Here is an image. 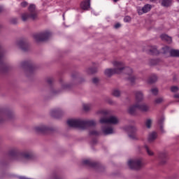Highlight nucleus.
<instances>
[{
  "instance_id": "obj_1",
  "label": "nucleus",
  "mask_w": 179,
  "mask_h": 179,
  "mask_svg": "<svg viewBox=\"0 0 179 179\" xmlns=\"http://www.w3.org/2000/svg\"><path fill=\"white\" fill-rule=\"evenodd\" d=\"M112 65L115 67L114 69H106L104 71V75L105 76H108L110 78V76H113V75L120 74L122 73L123 71H125L126 73L128 75V80L131 83H135V76L132 74V69L129 67H125V64L124 62L121 61H113L112 62Z\"/></svg>"
},
{
  "instance_id": "obj_2",
  "label": "nucleus",
  "mask_w": 179,
  "mask_h": 179,
  "mask_svg": "<svg viewBox=\"0 0 179 179\" xmlns=\"http://www.w3.org/2000/svg\"><path fill=\"white\" fill-rule=\"evenodd\" d=\"M69 127L71 128H80V129H86L87 127L96 125L94 120H87L82 119H69L67 121Z\"/></svg>"
},
{
  "instance_id": "obj_3",
  "label": "nucleus",
  "mask_w": 179,
  "mask_h": 179,
  "mask_svg": "<svg viewBox=\"0 0 179 179\" xmlns=\"http://www.w3.org/2000/svg\"><path fill=\"white\" fill-rule=\"evenodd\" d=\"M34 156V155L33 154V152H19V150H17V154L15 155V158L17 160V163H21L22 164H24L27 163L28 160H30V159H33Z\"/></svg>"
},
{
  "instance_id": "obj_4",
  "label": "nucleus",
  "mask_w": 179,
  "mask_h": 179,
  "mask_svg": "<svg viewBox=\"0 0 179 179\" xmlns=\"http://www.w3.org/2000/svg\"><path fill=\"white\" fill-rule=\"evenodd\" d=\"M127 165L129 166L131 170H139L143 166V162L142 159H131L127 162Z\"/></svg>"
},
{
  "instance_id": "obj_5",
  "label": "nucleus",
  "mask_w": 179,
  "mask_h": 179,
  "mask_svg": "<svg viewBox=\"0 0 179 179\" xmlns=\"http://www.w3.org/2000/svg\"><path fill=\"white\" fill-rule=\"evenodd\" d=\"M52 34L50 31H44L39 34H35L34 35V38L35 41L38 43L39 41H47L50 37H51Z\"/></svg>"
},
{
  "instance_id": "obj_6",
  "label": "nucleus",
  "mask_w": 179,
  "mask_h": 179,
  "mask_svg": "<svg viewBox=\"0 0 179 179\" xmlns=\"http://www.w3.org/2000/svg\"><path fill=\"white\" fill-rule=\"evenodd\" d=\"M124 130L127 131L129 138H130V139H133V141H138L139 139L138 138V134H136V132L138 131L136 127L127 126L124 127Z\"/></svg>"
},
{
  "instance_id": "obj_7",
  "label": "nucleus",
  "mask_w": 179,
  "mask_h": 179,
  "mask_svg": "<svg viewBox=\"0 0 179 179\" xmlns=\"http://www.w3.org/2000/svg\"><path fill=\"white\" fill-rule=\"evenodd\" d=\"M101 124H112L113 125H117L120 122V119L115 116H110L109 117H101L99 120Z\"/></svg>"
},
{
  "instance_id": "obj_8",
  "label": "nucleus",
  "mask_w": 179,
  "mask_h": 179,
  "mask_svg": "<svg viewBox=\"0 0 179 179\" xmlns=\"http://www.w3.org/2000/svg\"><path fill=\"white\" fill-rule=\"evenodd\" d=\"M34 130L36 132H38V134H44L45 132H48V131L51 130V128H50L48 126L45 124H41L39 126H37L34 128Z\"/></svg>"
},
{
  "instance_id": "obj_9",
  "label": "nucleus",
  "mask_w": 179,
  "mask_h": 179,
  "mask_svg": "<svg viewBox=\"0 0 179 179\" xmlns=\"http://www.w3.org/2000/svg\"><path fill=\"white\" fill-rule=\"evenodd\" d=\"M12 117H13V113L10 112H0V122L10 120Z\"/></svg>"
},
{
  "instance_id": "obj_10",
  "label": "nucleus",
  "mask_w": 179,
  "mask_h": 179,
  "mask_svg": "<svg viewBox=\"0 0 179 179\" xmlns=\"http://www.w3.org/2000/svg\"><path fill=\"white\" fill-rule=\"evenodd\" d=\"M152 5L150 4H145L143 8L138 7L137 8V11L138 15H143V13H148V12H150L152 10Z\"/></svg>"
},
{
  "instance_id": "obj_11",
  "label": "nucleus",
  "mask_w": 179,
  "mask_h": 179,
  "mask_svg": "<svg viewBox=\"0 0 179 179\" xmlns=\"http://www.w3.org/2000/svg\"><path fill=\"white\" fill-rule=\"evenodd\" d=\"M164 54H167L169 52L171 57H179V50H170V48L165 46L162 48Z\"/></svg>"
},
{
  "instance_id": "obj_12",
  "label": "nucleus",
  "mask_w": 179,
  "mask_h": 179,
  "mask_svg": "<svg viewBox=\"0 0 179 179\" xmlns=\"http://www.w3.org/2000/svg\"><path fill=\"white\" fill-rule=\"evenodd\" d=\"M115 131L114 129L110 126H102L101 127V134L103 135H112Z\"/></svg>"
},
{
  "instance_id": "obj_13",
  "label": "nucleus",
  "mask_w": 179,
  "mask_h": 179,
  "mask_svg": "<svg viewBox=\"0 0 179 179\" xmlns=\"http://www.w3.org/2000/svg\"><path fill=\"white\" fill-rule=\"evenodd\" d=\"M29 15H31V19L32 20H36L37 17V10H36V5L31 4L29 7Z\"/></svg>"
},
{
  "instance_id": "obj_14",
  "label": "nucleus",
  "mask_w": 179,
  "mask_h": 179,
  "mask_svg": "<svg viewBox=\"0 0 179 179\" xmlns=\"http://www.w3.org/2000/svg\"><path fill=\"white\" fill-rule=\"evenodd\" d=\"M138 110H140L142 113H148L150 111V106L146 103H137Z\"/></svg>"
},
{
  "instance_id": "obj_15",
  "label": "nucleus",
  "mask_w": 179,
  "mask_h": 179,
  "mask_svg": "<svg viewBox=\"0 0 179 179\" xmlns=\"http://www.w3.org/2000/svg\"><path fill=\"white\" fill-rule=\"evenodd\" d=\"M17 47L22 50V51H26L27 50V43L24 41H19L17 42Z\"/></svg>"
},
{
  "instance_id": "obj_16",
  "label": "nucleus",
  "mask_w": 179,
  "mask_h": 179,
  "mask_svg": "<svg viewBox=\"0 0 179 179\" xmlns=\"http://www.w3.org/2000/svg\"><path fill=\"white\" fill-rule=\"evenodd\" d=\"M136 110H138V103L135 105L130 106L127 110L129 114L134 115L136 113Z\"/></svg>"
},
{
  "instance_id": "obj_17",
  "label": "nucleus",
  "mask_w": 179,
  "mask_h": 179,
  "mask_svg": "<svg viewBox=\"0 0 179 179\" xmlns=\"http://www.w3.org/2000/svg\"><path fill=\"white\" fill-rule=\"evenodd\" d=\"M157 138V133L152 131L148 135V142L151 143L152 142H154V141H156Z\"/></svg>"
},
{
  "instance_id": "obj_18",
  "label": "nucleus",
  "mask_w": 179,
  "mask_h": 179,
  "mask_svg": "<svg viewBox=\"0 0 179 179\" xmlns=\"http://www.w3.org/2000/svg\"><path fill=\"white\" fill-rule=\"evenodd\" d=\"M80 6L84 10H87V9L90 8V0H85L83 1Z\"/></svg>"
},
{
  "instance_id": "obj_19",
  "label": "nucleus",
  "mask_w": 179,
  "mask_h": 179,
  "mask_svg": "<svg viewBox=\"0 0 179 179\" xmlns=\"http://www.w3.org/2000/svg\"><path fill=\"white\" fill-rule=\"evenodd\" d=\"M82 163L84 166H90L91 167H94V166H96V163L92 162L91 159H83L82 161Z\"/></svg>"
},
{
  "instance_id": "obj_20",
  "label": "nucleus",
  "mask_w": 179,
  "mask_h": 179,
  "mask_svg": "<svg viewBox=\"0 0 179 179\" xmlns=\"http://www.w3.org/2000/svg\"><path fill=\"white\" fill-rule=\"evenodd\" d=\"M135 96L136 101H142V100H143V92L141 91H136Z\"/></svg>"
},
{
  "instance_id": "obj_21",
  "label": "nucleus",
  "mask_w": 179,
  "mask_h": 179,
  "mask_svg": "<svg viewBox=\"0 0 179 179\" xmlns=\"http://www.w3.org/2000/svg\"><path fill=\"white\" fill-rule=\"evenodd\" d=\"M86 73H87V75H92L93 73H96V72H97V68L96 67H91L87 69L85 71Z\"/></svg>"
},
{
  "instance_id": "obj_22",
  "label": "nucleus",
  "mask_w": 179,
  "mask_h": 179,
  "mask_svg": "<svg viewBox=\"0 0 179 179\" xmlns=\"http://www.w3.org/2000/svg\"><path fill=\"white\" fill-rule=\"evenodd\" d=\"M83 108L84 111H89L90 110H92V108H93V104L84 103L83 105Z\"/></svg>"
},
{
  "instance_id": "obj_23",
  "label": "nucleus",
  "mask_w": 179,
  "mask_h": 179,
  "mask_svg": "<svg viewBox=\"0 0 179 179\" xmlns=\"http://www.w3.org/2000/svg\"><path fill=\"white\" fill-rule=\"evenodd\" d=\"M61 113H62V110L61 109H53L50 112V114L52 115V117H55V115H59Z\"/></svg>"
},
{
  "instance_id": "obj_24",
  "label": "nucleus",
  "mask_w": 179,
  "mask_h": 179,
  "mask_svg": "<svg viewBox=\"0 0 179 179\" xmlns=\"http://www.w3.org/2000/svg\"><path fill=\"white\" fill-rule=\"evenodd\" d=\"M161 38H162V40H164V41H166L169 44L172 41L171 37L167 36L166 34H162L161 35Z\"/></svg>"
},
{
  "instance_id": "obj_25",
  "label": "nucleus",
  "mask_w": 179,
  "mask_h": 179,
  "mask_svg": "<svg viewBox=\"0 0 179 179\" xmlns=\"http://www.w3.org/2000/svg\"><path fill=\"white\" fill-rule=\"evenodd\" d=\"M29 19H31V15L28 13H24L22 15V22H27Z\"/></svg>"
},
{
  "instance_id": "obj_26",
  "label": "nucleus",
  "mask_w": 179,
  "mask_h": 179,
  "mask_svg": "<svg viewBox=\"0 0 179 179\" xmlns=\"http://www.w3.org/2000/svg\"><path fill=\"white\" fill-rule=\"evenodd\" d=\"M144 148L145 150V152H147V154L148 155V156L155 155V152H153V151L148 145H145Z\"/></svg>"
},
{
  "instance_id": "obj_27",
  "label": "nucleus",
  "mask_w": 179,
  "mask_h": 179,
  "mask_svg": "<svg viewBox=\"0 0 179 179\" xmlns=\"http://www.w3.org/2000/svg\"><path fill=\"white\" fill-rule=\"evenodd\" d=\"M162 5L165 8H169L171 5V0H162Z\"/></svg>"
},
{
  "instance_id": "obj_28",
  "label": "nucleus",
  "mask_w": 179,
  "mask_h": 179,
  "mask_svg": "<svg viewBox=\"0 0 179 179\" xmlns=\"http://www.w3.org/2000/svg\"><path fill=\"white\" fill-rule=\"evenodd\" d=\"M148 83H155V82H157V76L156 75H153V76H150L148 78Z\"/></svg>"
},
{
  "instance_id": "obj_29",
  "label": "nucleus",
  "mask_w": 179,
  "mask_h": 179,
  "mask_svg": "<svg viewBox=\"0 0 179 179\" xmlns=\"http://www.w3.org/2000/svg\"><path fill=\"white\" fill-rule=\"evenodd\" d=\"M101 134V132L96 130V129H92L90 131V135H92L94 136H99V135H100Z\"/></svg>"
},
{
  "instance_id": "obj_30",
  "label": "nucleus",
  "mask_w": 179,
  "mask_h": 179,
  "mask_svg": "<svg viewBox=\"0 0 179 179\" xmlns=\"http://www.w3.org/2000/svg\"><path fill=\"white\" fill-rule=\"evenodd\" d=\"M159 157L160 160H164L167 158V153H166L165 152H160L159 154Z\"/></svg>"
},
{
  "instance_id": "obj_31",
  "label": "nucleus",
  "mask_w": 179,
  "mask_h": 179,
  "mask_svg": "<svg viewBox=\"0 0 179 179\" xmlns=\"http://www.w3.org/2000/svg\"><path fill=\"white\" fill-rule=\"evenodd\" d=\"M150 52H151V54H159V51H157V48H156V46H151Z\"/></svg>"
},
{
  "instance_id": "obj_32",
  "label": "nucleus",
  "mask_w": 179,
  "mask_h": 179,
  "mask_svg": "<svg viewBox=\"0 0 179 179\" xmlns=\"http://www.w3.org/2000/svg\"><path fill=\"white\" fill-rule=\"evenodd\" d=\"M112 94L115 96V97H120V96H121V92L119 90H114Z\"/></svg>"
},
{
  "instance_id": "obj_33",
  "label": "nucleus",
  "mask_w": 179,
  "mask_h": 179,
  "mask_svg": "<svg viewBox=\"0 0 179 179\" xmlns=\"http://www.w3.org/2000/svg\"><path fill=\"white\" fill-rule=\"evenodd\" d=\"M152 122H153V120L152 119L148 118L145 120V126L147 128H150L152 127Z\"/></svg>"
},
{
  "instance_id": "obj_34",
  "label": "nucleus",
  "mask_w": 179,
  "mask_h": 179,
  "mask_svg": "<svg viewBox=\"0 0 179 179\" xmlns=\"http://www.w3.org/2000/svg\"><path fill=\"white\" fill-rule=\"evenodd\" d=\"M96 114H101V115H108V110H99L96 112Z\"/></svg>"
},
{
  "instance_id": "obj_35",
  "label": "nucleus",
  "mask_w": 179,
  "mask_h": 179,
  "mask_svg": "<svg viewBox=\"0 0 179 179\" xmlns=\"http://www.w3.org/2000/svg\"><path fill=\"white\" fill-rule=\"evenodd\" d=\"M179 91V87L178 86H172L171 87V92H172V93H177V92Z\"/></svg>"
},
{
  "instance_id": "obj_36",
  "label": "nucleus",
  "mask_w": 179,
  "mask_h": 179,
  "mask_svg": "<svg viewBox=\"0 0 179 179\" xmlns=\"http://www.w3.org/2000/svg\"><path fill=\"white\" fill-rule=\"evenodd\" d=\"M163 101H164V99L162 97L157 98L155 100V103H156V104H160V103H163Z\"/></svg>"
},
{
  "instance_id": "obj_37",
  "label": "nucleus",
  "mask_w": 179,
  "mask_h": 179,
  "mask_svg": "<svg viewBox=\"0 0 179 179\" xmlns=\"http://www.w3.org/2000/svg\"><path fill=\"white\" fill-rule=\"evenodd\" d=\"M158 122L160 125L161 131L163 132V126H162V124L164 122V117H162Z\"/></svg>"
},
{
  "instance_id": "obj_38",
  "label": "nucleus",
  "mask_w": 179,
  "mask_h": 179,
  "mask_svg": "<svg viewBox=\"0 0 179 179\" xmlns=\"http://www.w3.org/2000/svg\"><path fill=\"white\" fill-rule=\"evenodd\" d=\"M151 93H152L155 96L159 93V90L157 88H153L151 90Z\"/></svg>"
},
{
  "instance_id": "obj_39",
  "label": "nucleus",
  "mask_w": 179,
  "mask_h": 179,
  "mask_svg": "<svg viewBox=\"0 0 179 179\" xmlns=\"http://www.w3.org/2000/svg\"><path fill=\"white\" fill-rule=\"evenodd\" d=\"M124 22H125L126 23H128L129 22H131V17L129 16H126L124 18Z\"/></svg>"
},
{
  "instance_id": "obj_40",
  "label": "nucleus",
  "mask_w": 179,
  "mask_h": 179,
  "mask_svg": "<svg viewBox=\"0 0 179 179\" xmlns=\"http://www.w3.org/2000/svg\"><path fill=\"white\" fill-rule=\"evenodd\" d=\"M31 73H33V71H31V69L28 67L27 71V76H29Z\"/></svg>"
},
{
  "instance_id": "obj_41",
  "label": "nucleus",
  "mask_w": 179,
  "mask_h": 179,
  "mask_svg": "<svg viewBox=\"0 0 179 179\" xmlns=\"http://www.w3.org/2000/svg\"><path fill=\"white\" fill-rule=\"evenodd\" d=\"M28 3L27 1H23L21 3V6H22V8H26V6H27Z\"/></svg>"
},
{
  "instance_id": "obj_42",
  "label": "nucleus",
  "mask_w": 179,
  "mask_h": 179,
  "mask_svg": "<svg viewBox=\"0 0 179 179\" xmlns=\"http://www.w3.org/2000/svg\"><path fill=\"white\" fill-rule=\"evenodd\" d=\"M11 23L13 24H16V23H17V18H13L11 20Z\"/></svg>"
},
{
  "instance_id": "obj_43",
  "label": "nucleus",
  "mask_w": 179,
  "mask_h": 179,
  "mask_svg": "<svg viewBox=\"0 0 179 179\" xmlns=\"http://www.w3.org/2000/svg\"><path fill=\"white\" fill-rule=\"evenodd\" d=\"M21 66H29V63H27V62H24L21 64Z\"/></svg>"
},
{
  "instance_id": "obj_44",
  "label": "nucleus",
  "mask_w": 179,
  "mask_h": 179,
  "mask_svg": "<svg viewBox=\"0 0 179 179\" xmlns=\"http://www.w3.org/2000/svg\"><path fill=\"white\" fill-rule=\"evenodd\" d=\"M93 83H99V78H94L92 79Z\"/></svg>"
},
{
  "instance_id": "obj_45",
  "label": "nucleus",
  "mask_w": 179,
  "mask_h": 179,
  "mask_svg": "<svg viewBox=\"0 0 179 179\" xmlns=\"http://www.w3.org/2000/svg\"><path fill=\"white\" fill-rule=\"evenodd\" d=\"M52 82H54V79H52V78H49L47 79L48 83H52Z\"/></svg>"
},
{
  "instance_id": "obj_46",
  "label": "nucleus",
  "mask_w": 179,
  "mask_h": 179,
  "mask_svg": "<svg viewBox=\"0 0 179 179\" xmlns=\"http://www.w3.org/2000/svg\"><path fill=\"white\" fill-rule=\"evenodd\" d=\"M174 99H176L177 100V101H179V94H176L173 96Z\"/></svg>"
},
{
  "instance_id": "obj_47",
  "label": "nucleus",
  "mask_w": 179,
  "mask_h": 179,
  "mask_svg": "<svg viewBox=\"0 0 179 179\" xmlns=\"http://www.w3.org/2000/svg\"><path fill=\"white\" fill-rule=\"evenodd\" d=\"M114 27L115 29H120V27H121V24L117 23Z\"/></svg>"
},
{
  "instance_id": "obj_48",
  "label": "nucleus",
  "mask_w": 179,
  "mask_h": 179,
  "mask_svg": "<svg viewBox=\"0 0 179 179\" xmlns=\"http://www.w3.org/2000/svg\"><path fill=\"white\" fill-rule=\"evenodd\" d=\"M62 89H66V87H68V85L64 84L62 86Z\"/></svg>"
},
{
  "instance_id": "obj_49",
  "label": "nucleus",
  "mask_w": 179,
  "mask_h": 179,
  "mask_svg": "<svg viewBox=\"0 0 179 179\" xmlns=\"http://www.w3.org/2000/svg\"><path fill=\"white\" fill-rule=\"evenodd\" d=\"M150 2L155 3V2H157V1H159V0H150Z\"/></svg>"
},
{
  "instance_id": "obj_50",
  "label": "nucleus",
  "mask_w": 179,
  "mask_h": 179,
  "mask_svg": "<svg viewBox=\"0 0 179 179\" xmlns=\"http://www.w3.org/2000/svg\"><path fill=\"white\" fill-rule=\"evenodd\" d=\"M3 10V8L0 6V12H2Z\"/></svg>"
},
{
  "instance_id": "obj_51",
  "label": "nucleus",
  "mask_w": 179,
  "mask_h": 179,
  "mask_svg": "<svg viewBox=\"0 0 179 179\" xmlns=\"http://www.w3.org/2000/svg\"><path fill=\"white\" fill-rule=\"evenodd\" d=\"M164 163H166V159H164V161L162 162V164H164Z\"/></svg>"
},
{
  "instance_id": "obj_52",
  "label": "nucleus",
  "mask_w": 179,
  "mask_h": 179,
  "mask_svg": "<svg viewBox=\"0 0 179 179\" xmlns=\"http://www.w3.org/2000/svg\"><path fill=\"white\" fill-rule=\"evenodd\" d=\"M2 58V53L0 52V59Z\"/></svg>"
},
{
  "instance_id": "obj_53",
  "label": "nucleus",
  "mask_w": 179,
  "mask_h": 179,
  "mask_svg": "<svg viewBox=\"0 0 179 179\" xmlns=\"http://www.w3.org/2000/svg\"><path fill=\"white\" fill-rule=\"evenodd\" d=\"M113 1H114V2H117L118 0H113Z\"/></svg>"
},
{
  "instance_id": "obj_54",
  "label": "nucleus",
  "mask_w": 179,
  "mask_h": 179,
  "mask_svg": "<svg viewBox=\"0 0 179 179\" xmlns=\"http://www.w3.org/2000/svg\"><path fill=\"white\" fill-rule=\"evenodd\" d=\"M63 17H64V15H63Z\"/></svg>"
},
{
  "instance_id": "obj_55",
  "label": "nucleus",
  "mask_w": 179,
  "mask_h": 179,
  "mask_svg": "<svg viewBox=\"0 0 179 179\" xmlns=\"http://www.w3.org/2000/svg\"><path fill=\"white\" fill-rule=\"evenodd\" d=\"M178 2H179V0H178Z\"/></svg>"
}]
</instances>
